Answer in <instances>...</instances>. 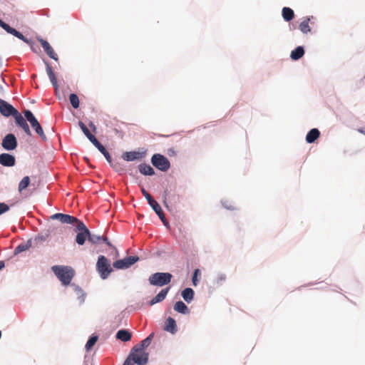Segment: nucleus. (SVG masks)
I'll use <instances>...</instances> for the list:
<instances>
[{"mask_svg":"<svg viewBox=\"0 0 365 365\" xmlns=\"http://www.w3.org/2000/svg\"><path fill=\"white\" fill-rule=\"evenodd\" d=\"M30 182V178L29 176L24 177L19 184V191L21 192L23 190L26 189Z\"/></svg>","mask_w":365,"mask_h":365,"instance_id":"473e14b6","label":"nucleus"},{"mask_svg":"<svg viewBox=\"0 0 365 365\" xmlns=\"http://www.w3.org/2000/svg\"><path fill=\"white\" fill-rule=\"evenodd\" d=\"M173 275L168 272H156L149 277V282L151 285L163 287L169 284Z\"/></svg>","mask_w":365,"mask_h":365,"instance_id":"7ed1b4c3","label":"nucleus"},{"mask_svg":"<svg viewBox=\"0 0 365 365\" xmlns=\"http://www.w3.org/2000/svg\"><path fill=\"white\" fill-rule=\"evenodd\" d=\"M226 279V275L225 274H219L217 277V282L221 283Z\"/></svg>","mask_w":365,"mask_h":365,"instance_id":"a19ab883","label":"nucleus"},{"mask_svg":"<svg viewBox=\"0 0 365 365\" xmlns=\"http://www.w3.org/2000/svg\"><path fill=\"white\" fill-rule=\"evenodd\" d=\"M69 101L74 108H78L79 107V98L74 93H71Z\"/></svg>","mask_w":365,"mask_h":365,"instance_id":"2f4dec72","label":"nucleus"},{"mask_svg":"<svg viewBox=\"0 0 365 365\" xmlns=\"http://www.w3.org/2000/svg\"><path fill=\"white\" fill-rule=\"evenodd\" d=\"M199 269H197L194 271L193 276H192V283L195 286L197 284V274H199Z\"/></svg>","mask_w":365,"mask_h":365,"instance_id":"ea45409f","label":"nucleus"},{"mask_svg":"<svg viewBox=\"0 0 365 365\" xmlns=\"http://www.w3.org/2000/svg\"><path fill=\"white\" fill-rule=\"evenodd\" d=\"M21 128L24 130V131L27 135H31V130H30V128H29V126L28 123H26V125H24Z\"/></svg>","mask_w":365,"mask_h":365,"instance_id":"79ce46f5","label":"nucleus"},{"mask_svg":"<svg viewBox=\"0 0 365 365\" xmlns=\"http://www.w3.org/2000/svg\"><path fill=\"white\" fill-rule=\"evenodd\" d=\"M139 171L144 175H153L155 174L154 169L146 163H141L138 166Z\"/></svg>","mask_w":365,"mask_h":365,"instance_id":"412c9836","label":"nucleus"},{"mask_svg":"<svg viewBox=\"0 0 365 365\" xmlns=\"http://www.w3.org/2000/svg\"><path fill=\"white\" fill-rule=\"evenodd\" d=\"M182 297L187 303L190 302L194 297V291L191 288H186L182 292Z\"/></svg>","mask_w":365,"mask_h":365,"instance_id":"bb28decb","label":"nucleus"},{"mask_svg":"<svg viewBox=\"0 0 365 365\" xmlns=\"http://www.w3.org/2000/svg\"><path fill=\"white\" fill-rule=\"evenodd\" d=\"M164 329L168 332L175 334L177 331V325L175 319L169 317L165 321Z\"/></svg>","mask_w":365,"mask_h":365,"instance_id":"a211bd4d","label":"nucleus"},{"mask_svg":"<svg viewBox=\"0 0 365 365\" xmlns=\"http://www.w3.org/2000/svg\"><path fill=\"white\" fill-rule=\"evenodd\" d=\"M38 41L40 43L41 46L43 47L44 51L46 53V54L52 59L55 60L56 61H58V56L55 53L53 48L51 47V46L49 44V43L41 38H37Z\"/></svg>","mask_w":365,"mask_h":365,"instance_id":"ddd939ff","label":"nucleus"},{"mask_svg":"<svg viewBox=\"0 0 365 365\" xmlns=\"http://www.w3.org/2000/svg\"><path fill=\"white\" fill-rule=\"evenodd\" d=\"M24 114L26 120L30 123L31 127L34 128V129L35 130L36 133L41 137V138L44 141L46 140L47 138L44 134L42 127L41 126L40 123L35 118L34 114L31 113V111H30L29 110H26L24 111Z\"/></svg>","mask_w":365,"mask_h":365,"instance_id":"39448f33","label":"nucleus"},{"mask_svg":"<svg viewBox=\"0 0 365 365\" xmlns=\"http://www.w3.org/2000/svg\"><path fill=\"white\" fill-rule=\"evenodd\" d=\"M304 54V50L303 47L298 46L291 53V58L293 60H298L303 56Z\"/></svg>","mask_w":365,"mask_h":365,"instance_id":"c85d7f7f","label":"nucleus"},{"mask_svg":"<svg viewBox=\"0 0 365 365\" xmlns=\"http://www.w3.org/2000/svg\"><path fill=\"white\" fill-rule=\"evenodd\" d=\"M170 288L167 287L165 289H162L150 302L149 305L153 306L156 303L160 302L163 301L169 291Z\"/></svg>","mask_w":365,"mask_h":365,"instance_id":"f3484780","label":"nucleus"},{"mask_svg":"<svg viewBox=\"0 0 365 365\" xmlns=\"http://www.w3.org/2000/svg\"><path fill=\"white\" fill-rule=\"evenodd\" d=\"M46 71H47V74L49 77V79L53 86L55 91H57V90L58 89V84H57V80H56V78L55 76V74H54L51 67L48 64L46 65Z\"/></svg>","mask_w":365,"mask_h":365,"instance_id":"393cba45","label":"nucleus"},{"mask_svg":"<svg viewBox=\"0 0 365 365\" xmlns=\"http://www.w3.org/2000/svg\"><path fill=\"white\" fill-rule=\"evenodd\" d=\"M31 247V241L28 240L26 242L21 243L18 245L14 250L15 254H19L22 252L28 250Z\"/></svg>","mask_w":365,"mask_h":365,"instance_id":"c756f323","label":"nucleus"},{"mask_svg":"<svg viewBox=\"0 0 365 365\" xmlns=\"http://www.w3.org/2000/svg\"><path fill=\"white\" fill-rule=\"evenodd\" d=\"M89 126H90L91 128H93V131H96V126H95V125H94L92 122H90V123H89Z\"/></svg>","mask_w":365,"mask_h":365,"instance_id":"37998d69","label":"nucleus"},{"mask_svg":"<svg viewBox=\"0 0 365 365\" xmlns=\"http://www.w3.org/2000/svg\"><path fill=\"white\" fill-rule=\"evenodd\" d=\"M97 341H98L97 336H91L86 344V350L89 351L93 347V346L96 343Z\"/></svg>","mask_w":365,"mask_h":365,"instance_id":"f704fd0d","label":"nucleus"},{"mask_svg":"<svg viewBox=\"0 0 365 365\" xmlns=\"http://www.w3.org/2000/svg\"><path fill=\"white\" fill-rule=\"evenodd\" d=\"M0 90H4V86L0 85Z\"/></svg>","mask_w":365,"mask_h":365,"instance_id":"8fccbe9b","label":"nucleus"},{"mask_svg":"<svg viewBox=\"0 0 365 365\" xmlns=\"http://www.w3.org/2000/svg\"><path fill=\"white\" fill-rule=\"evenodd\" d=\"M282 16L286 21H289L293 19L294 14L292 9L289 7H284L282 9Z\"/></svg>","mask_w":365,"mask_h":365,"instance_id":"cd10ccee","label":"nucleus"},{"mask_svg":"<svg viewBox=\"0 0 365 365\" xmlns=\"http://www.w3.org/2000/svg\"><path fill=\"white\" fill-rule=\"evenodd\" d=\"M151 163L157 169L165 172L169 170L170 163L168 159L161 154H155L151 158Z\"/></svg>","mask_w":365,"mask_h":365,"instance_id":"423d86ee","label":"nucleus"},{"mask_svg":"<svg viewBox=\"0 0 365 365\" xmlns=\"http://www.w3.org/2000/svg\"><path fill=\"white\" fill-rule=\"evenodd\" d=\"M56 93L58 95V98H61L60 93Z\"/></svg>","mask_w":365,"mask_h":365,"instance_id":"09e8293b","label":"nucleus"},{"mask_svg":"<svg viewBox=\"0 0 365 365\" xmlns=\"http://www.w3.org/2000/svg\"><path fill=\"white\" fill-rule=\"evenodd\" d=\"M149 205L153 208V210L155 211V212L158 215L160 220L163 222L164 225L167 226L168 225V222L166 220V217L164 215V212L160 206V205L158 203L157 201L153 200L152 202L149 203Z\"/></svg>","mask_w":365,"mask_h":365,"instance_id":"4468645a","label":"nucleus"},{"mask_svg":"<svg viewBox=\"0 0 365 365\" xmlns=\"http://www.w3.org/2000/svg\"><path fill=\"white\" fill-rule=\"evenodd\" d=\"M164 204H165V205L167 207H168V204H167V202H166V199H165V200H164Z\"/></svg>","mask_w":365,"mask_h":365,"instance_id":"49530a36","label":"nucleus"},{"mask_svg":"<svg viewBox=\"0 0 365 365\" xmlns=\"http://www.w3.org/2000/svg\"><path fill=\"white\" fill-rule=\"evenodd\" d=\"M4 267V262L3 261H0V270Z\"/></svg>","mask_w":365,"mask_h":365,"instance_id":"a18cd8bd","label":"nucleus"},{"mask_svg":"<svg viewBox=\"0 0 365 365\" xmlns=\"http://www.w3.org/2000/svg\"><path fill=\"white\" fill-rule=\"evenodd\" d=\"M96 269L102 279H106L113 271L108 260L103 255L98 257Z\"/></svg>","mask_w":365,"mask_h":365,"instance_id":"20e7f679","label":"nucleus"},{"mask_svg":"<svg viewBox=\"0 0 365 365\" xmlns=\"http://www.w3.org/2000/svg\"><path fill=\"white\" fill-rule=\"evenodd\" d=\"M52 270L61 283L66 286L71 283L74 276L73 269L68 267L55 265L52 267Z\"/></svg>","mask_w":365,"mask_h":365,"instance_id":"f03ea898","label":"nucleus"},{"mask_svg":"<svg viewBox=\"0 0 365 365\" xmlns=\"http://www.w3.org/2000/svg\"><path fill=\"white\" fill-rule=\"evenodd\" d=\"M0 26L4 29L7 33L14 35L18 38L22 40L24 42L26 43H29V41L19 31H16L15 29L11 27L9 24L4 23L2 20L0 19Z\"/></svg>","mask_w":365,"mask_h":365,"instance_id":"9b49d317","label":"nucleus"},{"mask_svg":"<svg viewBox=\"0 0 365 365\" xmlns=\"http://www.w3.org/2000/svg\"><path fill=\"white\" fill-rule=\"evenodd\" d=\"M75 290L77 293V294L78 295V299L80 300V302L82 303L84 302V299H85V294L83 293V291L81 288L76 287L75 288Z\"/></svg>","mask_w":365,"mask_h":365,"instance_id":"e433bc0d","label":"nucleus"},{"mask_svg":"<svg viewBox=\"0 0 365 365\" xmlns=\"http://www.w3.org/2000/svg\"><path fill=\"white\" fill-rule=\"evenodd\" d=\"M153 336H154V334L152 333L148 337H146L145 339H143L141 341V346H142L141 348H143V349L150 345Z\"/></svg>","mask_w":365,"mask_h":365,"instance_id":"c9c22d12","label":"nucleus"},{"mask_svg":"<svg viewBox=\"0 0 365 365\" xmlns=\"http://www.w3.org/2000/svg\"><path fill=\"white\" fill-rule=\"evenodd\" d=\"M122 158L126 161H133L142 158V154L136 151L125 152L123 154Z\"/></svg>","mask_w":365,"mask_h":365,"instance_id":"6ab92c4d","label":"nucleus"},{"mask_svg":"<svg viewBox=\"0 0 365 365\" xmlns=\"http://www.w3.org/2000/svg\"><path fill=\"white\" fill-rule=\"evenodd\" d=\"M0 164L11 167L15 165V158L9 153H2L0 155Z\"/></svg>","mask_w":365,"mask_h":365,"instance_id":"2eb2a0df","label":"nucleus"},{"mask_svg":"<svg viewBox=\"0 0 365 365\" xmlns=\"http://www.w3.org/2000/svg\"><path fill=\"white\" fill-rule=\"evenodd\" d=\"M93 145L98 149V150L105 156L107 161L111 164V156L107 151L106 148L98 141L96 140Z\"/></svg>","mask_w":365,"mask_h":365,"instance_id":"b1692460","label":"nucleus"},{"mask_svg":"<svg viewBox=\"0 0 365 365\" xmlns=\"http://www.w3.org/2000/svg\"><path fill=\"white\" fill-rule=\"evenodd\" d=\"M51 218L53 219V220L54 219L58 220L61 223H63V224L73 225L76 227V225H78V222H81L78 218H76L73 216L66 215V214H63V213H56V214L53 215L51 217Z\"/></svg>","mask_w":365,"mask_h":365,"instance_id":"6e6552de","label":"nucleus"},{"mask_svg":"<svg viewBox=\"0 0 365 365\" xmlns=\"http://www.w3.org/2000/svg\"><path fill=\"white\" fill-rule=\"evenodd\" d=\"M16 123L21 128H22L24 125H26V120L23 118V116L18 113L15 116Z\"/></svg>","mask_w":365,"mask_h":365,"instance_id":"72a5a7b5","label":"nucleus"},{"mask_svg":"<svg viewBox=\"0 0 365 365\" xmlns=\"http://www.w3.org/2000/svg\"><path fill=\"white\" fill-rule=\"evenodd\" d=\"M359 131L360 133H363V134H364V135H365V131H364V130H359Z\"/></svg>","mask_w":365,"mask_h":365,"instance_id":"de8ad7c7","label":"nucleus"},{"mask_svg":"<svg viewBox=\"0 0 365 365\" xmlns=\"http://www.w3.org/2000/svg\"><path fill=\"white\" fill-rule=\"evenodd\" d=\"M310 19L309 17L305 18L299 24V29L304 34H307L311 31L309 22Z\"/></svg>","mask_w":365,"mask_h":365,"instance_id":"7c9ffc66","label":"nucleus"},{"mask_svg":"<svg viewBox=\"0 0 365 365\" xmlns=\"http://www.w3.org/2000/svg\"><path fill=\"white\" fill-rule=\"evenodd\" d=\"M175 311L181 313V314H187L189 313V309L185 305L184 302L182 301L177 302L174 305Z\"/></svg>","mask_w":365,"mask_h":365,"instance_id":"a878e982","label":"nucleus"},{"mask_svg":"<svg viewBox=\"0 0 365 365\" xmlns=\"http://www.w3.org/2000/svg\"><path fill=\"white\" fill-rule=\"evenodd\" d=\"M0 113L6 116H15L19 112L9 103L0 99Z\"/></svg>","mask_w":365,"mask_h":365,"instance_id":"f8f14e48","label":"nucleus"},{"mask_svg":"<svg viewBox=\"0 0 365 365\" xmlns=\"http://www.w3.org/2000/svg\"><path fill=\"white\" fill-rule=\"evenodd\" d=\"M141 192L143 195V196L146 198L148 200V204L152 202L154 199L152 197V196L145 190V188H141Z\"/></svg>","mask_w":365,"mask_h":365,"instance_id":"4c0bfd02","label":"nucleus"},{"mask_svg":"<svg viewBox=\"0 0 365 365\" xmlns=\"http://www.w3.org/2000/svg\"><path fill=\"white\" fill-rule=\"evenodd\" d=\"M0 82L4 85V86H7L6 83L4 82V80L3 78H0Z\"/></svg>","mask_w":365,"mask_h":365,"instance_id":"c03bdc74","label":"nucleus"},{"mask_svg":"<svg viewBox=\"0 0 365 365\" xmlns=\"http://www.w3.org/2000/svg\"><path fill=\"white\" fill-rule=\"evenodd\" d=\"M78 125L82 130L83 133L85 134V135L88 138V140L93 144L96 140V138L91 134L90 130L88 129L86 125L81 121L78 122Z\"/></svg>","mask_w":365,"mask_h":365,"instance_id":"5701e85b","label":"nucleus"},{"mask_svg":"<svg viewBox=\"0 0 365 365\" xmlns=\"http://www.w3.org/2000/svg\"><path fill=\"white\" fill-rule=\"evenodd\" d=\"M131 334L126 329H120L116 333L115 337L124 342L128 341L131 339Z\"/></svg>","mask_w":365,"mask_h":365,"instance_id":"4be33fe9","label":"nucleus"},{"mask_svg":"<svg viewBox=\"0 0 365 365\" xmlns=\"http://www.w3.org/2000/svg\"><path fill=\"white\" fill-rule=\"evenodd\" d=\"M2 147L7 150H14L17 147V140L14 134H7L2 140Z\"/></svg>","mask_w":365,"mask_h":365,"instance_id":"9d476101","label":"nucleus"},{"mask_svg":"<svg viewBox=\"0 0 365 365\" xmlns=\"http://www.w3.org/2000/svg\"><path fill=\"white\" fill-rule=\"evenodd\" d=\"M139 260V257L137 256H130L123 259H119L113 263V267L116 269H125L128 268Z\"/></svg>","mask_w":365,"mask_h":365,"instance_id":"1a4fd4ad","label":"nucleus"},{"mask_svg":"<svg viewBox=\"0 0 365 365\" xmlns=\"http://www.w3.org/2000/svg\"><path fill=\"white\" fill-rule=\"evenodd\" d=\"M320 135V132L317 128L311 129L306 136V141L309 143H314Z\"/></svg>","mask_w":365,"mask_h":365,"instance_id":"aec40b11","label":"nucleus"},{"mask_svg":"<svg viewBox=\"0 0 365 365\" xmlns=\"http://www.w3.org/2000/svg\"><path fill=\"white\" fill-rule=\"evenodd\" d=\"M10 209L9 206L4 203V202H0V215L6 212Z\"/></svg>","mask_w":365,"mask_h":365,"instance_id":"58836bf2","label":"nucleus"},{"mask_svg":"<svg viewBox=\"0 0 365 365\" xmlns=\"http://www.w3.org/2000/svg\"><path fill=\"white\" fill-rule=\"evenodd\" d=\"M88 242L92 244H99L102 242H106L108 246L112 247L110 242L108 240L106 237L91 234L89 232Z\"/></svg>","mask_w":365,"mask_h":365,"instance_id":"dca6fc26","label":"nucleus"},{"mask_svg":"<svg viewBox=\"0 0 365 365\" xmlns=\"http://www.w3.org/2000/svg\"><path fill=\"white\" fill-rule=\"evenodd\" d=\"M76 231L79 232L76 235V241L79 245H83L86 239L88 240L89 230L85 224L81 222L76 225Z\"/></svg>","mask_w":365,"mask_h":365,"instance_id":"0eeeda50","label":"nucleus"},{"mask_svg":"<svg viewBox=\"0 0 365 365\" xmlns=\"http://www.w3.org/2000/svg\"><path fill=\"white\" fill-rule=\"evenodd\" d=\"M148 361V354L143 348L134 346L123 365H145Z\"/></svg>","mask_w":365,"mask_h":365,"instance_id":"f257e3e1","label":"nucleus"}]
</instances>
